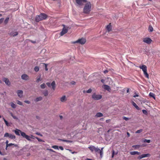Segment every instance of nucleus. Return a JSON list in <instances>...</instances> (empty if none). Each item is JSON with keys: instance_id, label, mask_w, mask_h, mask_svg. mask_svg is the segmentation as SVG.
Listing matches in <instances>:
<instances>
[{"instance_id": "0eeeda50", "label": "nucleus", "mask_w": 160, "mask_h": 160, "mask_svg": "<svg viewBox=\"0 0 160 160\" xmlns=\"http://www.w3.org/2000/svg\"><path fill=\"white\" fill-rule=\"evenodd\" d=\"M4 137H9L10 138L12 139H14L16 138L15 136L11 134H9L8 132H6L4 135Z\"/></svg>"}, {"instance_id": "37998d69", "label": "nucleus", "mask_w": 160, "mask_h": 160, "mask_svg": "<svg viewBox=\"0 0 160 160\" xmlns=\"http://www.w3.org/2000/svg\"><path fill=\"white\" fill-rule=\"evenodd\" d=\"M43 94L45 96H47L48 95V92L47 90H46V91H45L44 93H43Z\"/></svg>"}, {"instance_id": "f3484780", "label": "nucleus", "mask_w": 160, "mask_h": 160, "mask_svg": "<svg viewBox=\"0 0 160 160\" xmlns=\"http://www.w3.org/2000/svg\"><path fill=\"white\" fill-rule=\"evenodd\" d=\"M130 153L131 155H135V154L140 155V152L138 151L131 152H130Z\"/></svg>"}, {"instance_id": "774afa93", "label": "nucleus", "mask_w": 160, "mask_h": 160, "mask_svg": "<svg viewBox=\"0 0 160 160\" xmlns=\"http://www.w3.org/2000/svg\"><path fill=\"white\" fill-rule=\"evenodd\" d=\"M75 82H74V81H72V84H75Z\"/></svg>"}, {"instance_id": "6e6d98bb", "label": "nucleus", "mask_w": 160, "mask_h": 160, "mask_svg": "<svg viewBox=\"0 0 160 160\" xmlns=\"http://www.w3.org/2000/svg\"><path fill=\"white\" fill-rule=\"evenodd\" d=\"M40 80H41L40 78H38V79H37V80H36V82H39V81H40Z\"/></svg>"}, {"instance_id": "8fccbe9b", "label": "nucleus", "mask_w": 160, "mask_h": 160, "mask_svg": "<svg viewBox=\"0 0 160 160\" xmlns=\"http://www.w3.org/2000/svg\"><path fill=\"white\" fill-rule=\"evenodd\" d=\"M35 133L36 134L39 135L40 136H41V137L42 136V135L39 132H37Z\"/></svg>"}, {"instance_id": "c85d7f7f", "label": "nucleus", "mask_w": 160, "mask_h": 160, "mask_svg": "<svg viewBox=\"0 0 160 160\" xmlns=\"http://www.w3.org/2000/svg\"><path fill=\"white\" fill-rule=\"evenodd\" d=\"M10 105L13 108H16V105L13 102H11L10 103Z\"/></svg>"}, {"instance_id": "423d86ee", "label": "nucleus", "mask_w": 160, "mask_h": 160, "mask_svg": "<svg viewBox=\"0 0 160 160\" xmlns=\"http://www.w3.org/2000/svg\"><path fill=\"white\" fill-rule=\"evenodd\" d=\"M92 98L94 100H98L102 98V96L101 95L96 94L95 93H94L92 94Z\"/></svg>"}, {"instance_id": "dca6fc26", "label": "nucleus", "mask_w": 160, "mask_h": 160, "mask_svg": "<svg viewBox=\"0 0 160 160\" xmlns=\"http://www.w3.org/2000/svg\"><path fill=\"white\" fill-rule=\"evenodd\" d=\"M132 105L136 108L137 110H139L140 109L139 108L136 104L133 101L132 102Z\"/></svg>"}, {"instance_id": "a211bd4d", "label": "nucleus", "mask_w": 160, "mask_h": 160, "mask_svg": "<svg viewBox=\"0 0 160 160\" xmlns=\"http://www.w3.org/2000/svg\"><path fill=\"white\" fill-rule=\"evenodd\" d=\"M95 147L92 145L88 147V148L90 150V151L92 152L94 151V149H95Z\"/></svg>"}, {"instance_id": "bf43d9fd", "label": "nucleus", "mask_w": 160, "mask_h": 160, "mask_svg": "<svg viewBox=\"0 0 160 160\" xmlns=\"http://www.w3.org/2000/svg\"><path fill=\"white\" fill-rule=\"evenodd\" d=\"M108 71L107 70H105L104 71V73H108Z\"/></svg>"}, {"instance_id": "58836bf2", "label": "nucleus", "mask_w": 160, "mask_h": 160, "mask_svg": "<svg viewBox=\"0 0 160 160\" xmlns=\"http://www.w3.org/2000/svg\"><path fill=\"white\" fill-rule=\"evenodd\" d=\"M143 142H147V143H150V140H148L146 139H145L143 140Z\"/></svg>"}, {"instance_id": "39448f33", "label": "nucleus", "mask_w": 160, "mask_h": 160, "mask_svg": "<svg viewBox=\"0 0 160 160\" xmlns=\"http://www.w3.org/2000/svg\"><path fill=\"white\" fill-rule=\"evenodd\" d=\"M62 26H63V28L62 29V32H60V35L61 36H63L66 33H67L68 31V27H65L64 25H63Z\"/></svg>"}, {"instance_id": "c9c22d12", "label": "nucleus", "mask_w": 160, "mask_h": 160, "mask_svg": "<svg viewBox=\"0 0 160 160\" xmlns=\"http://www.w3.org/2000/svg\"><path fill=\"white\" fill-rule=\"evenodd\" d=\"M140 147V145H134L132 146V147L134 148H138Z\"/></svg>"}, {"instance_id": "1a4fd4ad", "label": "nucleus", "mask_w": 160, "mask_h": 160, "mask_svg": "<svg viewBox=\"0 0 160 160\" xmlns=\"http://www.w3.org/2000/svg\"><path fill=\"white\" fill-rule=\"evenodd\" d=\"M9 35L11 37H15L18 34V33L17 32H11L9 33Z\"/></svg>"}, {"instance_id": "4468645a", "label": "nucleus", "mask_w": 160, "mask_h": 160, "mask_svg": "<svg viewBox=\"0 0 160 160\" xmlns=\"http://www.w3.org/2000/svg\"><path fill=\"white\" fill-rule=\"evenodd\" d=\"M104 89L107 90V91L110 92V90H111V88L109 86L106 85H104Z\"/></svg>"}, {"instance_id": "f03ea898", "label": "nucleus", "mask_w": 160, "mask_h": 160, "mask_svg": "<svg viewBox=\"0 0 160 160\" xmlns=\"http://www.w3.org/2000/svg\"><path fill=\"white\" fill-rule=\"evenodd\" d=\"M48 17V15L44 13H41L39 15H37L35 17V21L39 22L40 21L46 19Z\"/></svg>"}, {"instance_id": "4c0bfd02", "label": "nucleus", "mask_w": 160, "mask_h": 160, "mask_svg": "<svg viewBox=\"0 0 160 160\" xmlns=\"http://www.w3.org/2000/svg\"><path fill=\"white\" fill-rule=\"evenodd\" d=\"M41 88L42 89H44L45 88V83H43L40 85Z\"/></svg>"}, {"instance_id": "79ce46f5", "label": "nucleus", "mask_w": 160, "mask_h": 160, "mask_svg": "<svg viewBox=\"0 0 160 160\" xmlns=\"http://www.w3.org/2000/svg\"><path fill=\"white\" fill-rule=\"evenodd\" d=\"M36 138L38 140V141H39V142H44V141H43V140H42L41 139H40L38 137H36Z\"/></svg>"}, {"instance_id": "2f4dec72", "label": "nucleus", "mask_w": 160, "mask_h": 160, "mask_svg": "<svg viewBox=\"0 0 160 160\" xmlns=\"http://www.w3.org/2000/svg\"><path fill=\"white\" fill-rule=\"evenodd\" d=\"M34 70L35 71L37 72L39 70V68L38 66H36L34 68Z\"/></svg>"}, {"instance_id": "ddd939ff", "label": "nucleus", "mask_w": 160, "mask_h": 160, "mask_svg": "<svg viewBox=\"0 0 160 160\" xmlns=\"http://www.w3.org/2000/svg\"><path fill=\"white\" fill-rule=\"evenodd\" d=\"M3 80L9 86L10 84V82L7 78H4L3 79Z\"/></svg>"}, {"instance_id": "49530a36", "label": "nucleus", "mask_w": 160, "mask_h": 160, "mask_svg": "<svg viewBox=\"0 0 160 160\" xmlns=\"http://www.w3.org/2000/svg\"><path fill=\"white\" fill-rule=\"evenodd\" d=\"M92 90L91 89H89L86 92L87 93H90L92 92Z\"/></svg>"}, {"instance_id": "6ab92c4d", "label": "nucleus", "mask_w": 160, "mask_h": 160, "mask_svg": "<svg viewBox=\"0 0 160 160\" xmlns=\"http://www.w3.org/2000/svg\"><path fill=\"white\" fill-rule=\"evenodd\" d=\"M67 100L66 96L64 95L62 97L60 98V101L62 102H64Z\"/></svg>"}, {"instance_id": "09e8293b", "label": "nucleus", "mask_w": 160, "mask_h": 160, "mask_svg": "<svg viewBox=\"0 0 160 160\" xmlns=\"http://www.w3.org/2000/svg\"><path fill=\"white\" fill-rule=\"evenodd\" d=\"M4 20V18H2L0 19V24L2 23Z\"/></svg>"}, {"instance_id": "5fc2aeb1", "label": "nucleus", "mask_w": 160, "mask_h": 160, "mask_svg": "<svg viewBox=\"0 0 160 160\" xmlns=\"http://www.w3.org/2000/svg\"><path fill=\"white\" fill-rule=\"evenodd\" d=\"M59 148L61 150H63L64 149L63 148L62 146H59Z\"/></svg>"}, {"instance_id": "c756f323", "label": "nucleus", "mask_w": 160, "mask_h": 160, "mask_svg": "<svg viewBox=\"0 0 160 160\" xmlns=\"http://www.w3.org/2000/svg\"><path fill=\"white\" fill-rule=\"evenodd\" d=\"M9 18L8 17H7L6 18L4 21V23L5 24H7L8 23L9 21Z\"/></svg>"}, {"instance_id": "5701e85b", "label": "nucleus", "mask_w": 160, "mask_h": 160, "mask_svg": "<svg viewBox=\"0 0 160 160\" xmlns=\"http://www.w3.org/2000/svg\"><path fill=\"white\" fill-rule=\"evenodd\" d=\"M142 157L143 158L146 157H149L150 156V154H143L142 155Z\"/></svg>"}, {"instance_id": "a19ab883", "label": "nucleus", "mask_w": 160, "mask_h": 160, "mask_svg": "<svg viewBox=\"0 0 160 160\" xmlns=\"http://www.w3.org/2000/svg\"><path fill=\"white\" fill-rule=\"evenodd\" d=\"M142 112L145 115H147L148 114L146 110H142Z\"/></svg>"}, {"instance_id": "20e7f679", "label": "nucleus", "mask_w": 160, "mask_h": 160, "mask_svg": "<svg viewBox=\"0 0 160 160\" xmlns=\"http://www.w3.org/2000/svg\"><path fill=\"white\" fill-rule=\"evenodd\" d=\"M142 41L147 44H151L152 41V40L148 37L144 38H142Z\"/></svg>"}, {"instance_id": "603ef678", "label": "nucleus", "mask_w": 160, "mask_h": 160, "mask_svg": "<svg viewBox=\"0 0 160 160\" xmlns=\"http://www.w3.org/2000/svg\"><path fill=\"white\" fill-rule=\"evenodd\" d=\"M36 137H35L32 135H31V136L30 137V138H31L32 139H34L35 138H36Z\"/></svg>"}, {"instance_id": "680f3d73", "label": "nucleus", "mask_w": 160, "mask_h": 160, "mask_svg": "<svg viewBox=\"0 0 160 160\" xmlns=\"http://www.w3.org/2000/svg\"><path fill=\"white\" fill-rule=\"evenodd\" d=\"M110 120L109 119V120H107L106 121V122H107V123H108L110 121Z\"/></svg>"}, {"instance_id": "864d4df0", "label": "nucleus", "mask_w": 160, "mask_h": 160, "mask_svg": "<svg viewBox=\"0 0 160 160\" xmlns=\"http://www.w3.org/2000/svg\"><path fill=\"white\" fill-rule=\"evenodd\" d=\"M24 102L28 104H29L30 103V101L28 100H25L24 101Z\"/></svg>"}, {"instance_id": "13d9d810", "label": "nucleus", "mask_w": 160, "mask_h": 160, "mask_svg": "<svg viewBox=\"0 0 160 160\" xmlns=\"http://www.w3.org/2000/svg\"><path fill=\"white\" fill-rule=\"evenodd\" d=\"M142 158V155L138 157V159H140Z\"/></svg>"}, {"instance_id": "c03bdc74", "label": "nucleus", "mask_w": 160, "mask_h": 160, "mask_svg": "<svg viewBox=\"0 0 160 160\" xmlns=\"http://www.w3.org/2000/svg\"><path fill=\"white\" fill-rule=\"evenodd\" d=\"M17 103L18 104L20 105H22V103L20 101H19L17 100Z\"/></svg>"}, {"instance_id": "9b49d317", "label": "nucleus", "mask_w": 160, "mask_h": 160, "mask_svg": "<svg viewBox=\"0 0 160 160\" xmlns=\"http://www.w3.org/2000/svg\"><path fill=\"white\" fill-rule=\"evenodd\" d=\"M139 67L142 69L143 72L147 71V67L145 65H142V66H140Z\"/></svg>"}, {"instance_id": "f257e3e1", "label": "nucleus", "mask_w": 160, "mask_h": 160, "mask_svg": "<svg viewBox=\"0 0 160 160\" xmlns=\"http://www.w3.org/2000/svg\"><path fill=\"white\" fill-rule=\"evenodd\" d=\"M75 5L79 7H81L85 4L83 8V12L85 14L90 13L91 8V4L90 2H87V1H76Z\"/></svg>"}, {"instance_id": "7c9ffc66", "label": "nucleus", "mask_w": 160, "mask_h": 160, "mask_svg": "<svg viewBox=\"0 0 160 160\" xmlns=\"http://www.w3.org/2000/svg\"><path fill=\"white\" fill-rule=\"evenodd\" d=\"M148 30L150 32H152L153 30V28L152 26H149L148 28Z\"/></svg>"}, {"instance_id": "7ed1b4c3", "label": "nucleus", "mask_w": 160, "mask_h": 160, "mask_svg": "<svg viewBox=\"0 0 160 160\" xmlns=\"http://www.w3.org/2000/svg\"><path fill=\"white\" fill-rule=\"evenodd\" d=\"M86 39L83 38H81L78 39L76 41L73 42L72 43L75 44L76 43H79L81 44H84L86 42Z\"/></svg>"}, {"instance_id": "0e129e2a", "label": "nucleus", "mask_w": 160, "mask_h": 160, "mask_svg": "<svg viewBox=\"0 0 160 160\" xmlns=\"http://www.w3.org/2000/svg\"><path fill=\"white\" fill-rule=\"evenodd\" d=\"M8 143V140H7L6 141V145H7L8 144H9Z\"/></svg>"}, {"instance_id": "cd10ccee", "label": "nucleus", "mask_w": 160, "mask_h": 160, "mask_svg": "<svg viewBox=\"0 0 160 160\" xmlns=\"http://www.w3.org/2000/svg\"><path fill=\"white\" fill-rule=\"evenodd\" d=\"M143 73H144V76H145V77L148 78H149V75L148 74V73L147 72V71H145V72H143Z\"/></svg>"}, {"instance_id": "f704fd0d", "label": "nucleus", "mask_w": 160, "mask_h": 160, "mask_svg": "<svg viewBox=\"0 0 160 160\" xmlns=\"http://www.w3.org/2000/svg\"><path fill=\"white\" fill-rule=\"evenodd\" d=\"M142 131H143V130L142 129H140V130L137 131L135 133H140L141 132H142Z\"/></svg>"}, {"instance_id": "473e14b6", "label": "nucleus", "mask_w": 160, "mask_h": 160, "mask_svg": "<svg viewBox=\"0 0 160 160\" xmlns=\"http://www.w3.org/2000/svg\"><path fill=\"white\" fill-rule=\"evenodd\" d=\"M100 149L98 148H96L94 149V151L96 152H99V153Z\"/></svg>"}, {"instance_id": "e433bc0d", "label": "nucleus", "mask_w": 160, "mask_h": 160, "mask_svg": "<svg viewBox=\"0 0 160 160\" xmlns=\"http://www.w3.org/2000/svg\"><path fill=\"white\" fill-rule=\"evenodd\" d=\"M60 140H61L62 141H63V142H72V141H71L66 140H64V139H61Z\"/></svg>"}, {"instance_id": "e2e57ef3", "label": "nucleus", "mask_w": 160, "mask_h": 160, "mask_svg": "<svg viewBox=\"0 0 160 160\" xmlns=\"http://www.w3.org/2000/svg\"><path fill=\"white\" fill-rule=\"evenodd\" d=\"M127 134L128 135V137H129L130 136V134L128 132H127Z\"/></svg>"}, {"instance_id": "3c124183", "label": "nucleus", "mask_w": 160, "mask_h": 160, "mask_svg": "<svg viewBox=\"0 0 160 160\" xmlns=\"http://www.w3.org/2000/svg\"><path fill=\"white\" fill-rule=\"evenodd\" d=\"M46 84L47 85V86L48 87H50L51 86V84L50 83V82H47L46 83Z\"/></svg>"}, {"instance_id": "2eb2a0df", "label": "nucleus", "mask_w": 160, "mask_h": 160, "mask_svg": "<svg viewBox=\"0 0 160 160\" xmlns=\"http://www.w3.org/2000/svg\"><path fill=\"white\" fill-rule=\"evenodd\" d=\"M21 132L22 131L21 130L18 129H16V130L14 131V132L18 136L20 135V133H21Z\"/></svg>"}, {"instance_id": "4d7b16f0", "label": "nucleus", "mask_w": 160, "mask_h": 160, "mask_svg": "<svg viewBox=\"0 0 160 160\" xmlns=\"http://www.w3.org/2000/svg\"><path fill=\"white\" fill-rule=\"evenodd\" d=\"M101 82L102 83H105V80L103 79H102L101 80Z\"/></svg>"}, {"instance_id": "aec40b11", "label": "nucleus", "mask_w": 160, "mask_h": 160, "mask_svg": "<svg viewBox=\"0 0 160 160\" xmlns=\"http://www.w3.org/2000/svg\"><path fill=\"white\" fill-rule=\"evenodd\" d=\"M51 86H52V88L53 90H55V81H53L52 82L51 84Z\"/></svg>"}, {"instance_id": "052dcab7", "label": "nucleus", "mask_w": 160, "mask_h": 160, "mask_svg": "<svg viewBox=\"0 0 160 160\" xmlns=\"http://www.w3.org/2000/svg\"><path fill=\"white\" fill-rule=\"evenodd\" d=\"M48 150L51 152H54V151H53V150L52 149H48Z\"/></svg>"}, {"instance_id": "69168bd1", "label": "nucleus", "mask_w": 160, "mask_h": 160, "mask_svg": "<svg viewBox=\"0 0 160 160\" xmlns=\"http://www.w3.org/2000/svg\"><path fill=\"white\" fill-rule=\"evenodd\" d=\"M114 151H113L112 153V158H113L114 157Z\"/></svg>"}, {"instance_id": "393cba45", "label": "nucleus", "mask_w": 160, "mask_h": 160, "mask_svg": "<svg viewBox=\"0 0 160 160\" xmlns=\"http://www.w3.org/2000/svg\"><path fill=\"white\" fill-rule=\"evenodd\" d=\"M103 148H101V149H100L99 151V153L100 154V157L101 158L102 157V156L103 154Z\"/></svg>"}, {"instance_id": "6e6552de", "label": "nucleus", "mask_w": 160, "mask_h": 160, "mask_svg": "<svg viewBox=\"0 0 160 160\" xmlns=\"http://www.w3.org/2000/svg\"><path fill=\"white\" fill-rule=\"evenodd\" d=\"M21 135L22 137L26 138L29 141L31 140L30 138V137L26 135L25 132L22 131V132H21Z\"/></svg>"}, {"instance_id": "b1692460", "label": "nucleus", "mask_w": 160, "mask_h": 160, "mask_svg": "<svg viewBox=\"0 0 160 160\" xmlns=\"http://www.w3.org/2000/svg\"><path fill=\"white\" fill-rule=\"evenodd\" d=\"M42 99V98L41 97L37 98L35 100V102H37L41 101Z\"/></svg>"}, {"instance_id": "a18cd8bd", "label": "nucleus", "mask_w": 160, "mask_h": 160, "mask_svg": "<svg viewBox=\"0 0 160 160\" xmlns=\"http://www.w3.org/2000/svg\"><path fill=\"white\" fill-rule=\"evenodd\" d=\"M52 148L55 149H58V146L56 145L53 146L52 147Z\"/></svg>"}, {"instance_id": "9d476101", "label": "nucleus", "mask_w": 160, "mask_h": 160, "mask_svg": "<svg viewBox=\"0 0 160 160\" xmlns=\"http://www.w3.org/2000/svg\"><path fill=\"white\" fill-rule=\"evenodd\" d=\"M21 78L23 80H27L29 79V76L26 74H23L21 76Z\"/></svg>"}, {"instance_id": "338daca9", "label": "nucleus", "mask_w": 160, "mask_h": 160, "mask_svg": "<svg viewBox=\"0 0 160 160\" xmlns=\"http://www.w3.org/2000/svg\"><path fill=\"white\" fill-rule=\"evenodd\" d=\"M129 92V88H128L127 90V93Z\"/></svg>"}, {"instance_id": "bb28decb", "label": "nucleus", "mask_w": 160, "mask_h": 160, "mask_svg": "<svg viewBox=\"0 0 160 160\" xmlns=\"http://www.w3.org/2000/svg\"><path fill=\"white\" fill-rule=\"evenodd\" d=\"M149 95L150 97H152L154 99H155V94L153 93L150 92L149 93Z\"/></svg>"}, {"instance_id": "412c9836", "label": "nucleus", "mask_w": 160, "mask_h": 160, "mask_svg": "<svg viewBox=\"0 0 160 160\" xmlns=\"http://www.w3.org/2000/svg\"><path fill=\"white\" fill-rule=\"evenodd\" d=\"M103 116V115L102 113L98 112L96 114V117H100Z\"/></svg>"}, {"instance_id": "ea45409f", "label": "nucleus", "mask_w": 160, "mask_h": 160, "mask_svg": "<svg viewBox=\"0 0 160 160\" xmlns=\"http://www.w3.org/2000/svg\"><path fill=\"white\" fill-rule=\"evenodd\" d=\"M43 64L45 65V69L46 71H48V68H47L48 64L44 63H43Z\"/></svg>"}, {"instance_id": "de8ad7c7", "label": "nucleus", "mask_w": 160, "mask_h": 160, "mask_svg": "<svg viewBox=\"0 0 160 160\" xmlns=\"http://www.w3.org/2000/svg\"><path fill=\"white\" fill-rule=\"evenodd\" d=\"M122 118L123 119H124V120H125L126 121H128V120H129V118H127L125 117H124V116H123V117H122Z\"/></svg>"}, {"instance_id": "72a5a7b5", "label": "nucleus", "mask_w": 160, "mask_h": 160, "mask_svg": "<svg viewBox=\"0 0 160 160\" xmlns=\"http://www.w3.org/2000/svg\"><path fill=\"white\" fill-rule=\"evenodd\" d=\"M3 119L4 120V122H5L6 125L7 126H9V124L8 122V121H6L5 119L4 118H3Z\"/></svg>"}, {"instance_id": "4be33fe9", "label": "nucleus", "mask_w": 160, "mask_h": 160, "mask_svg": "<svg viewBox=\"0 0 160 160\" xmlns=\"http://www.w3.org/2000/svg\"><path fill=\"white\" fill-rule=\"evenodd\" d=\"M106 28L108 32L111 30V23H109V25L107 26Z\"/></svg>"}, {"instance_id": "f8f14e48", "label": "nucleus", "mask_w": 160, "mask_h": 160, "mask_svg": "<svg viewBox=\"0 0 160 160\" xmlns=\"http://www.w3.org/2000/svg\"><path fill=\"white\" fill-rule=\"evenodd\" d=\"M17 93L18 96L20 98H21L22 97L23 92L22 90H18L17 91Z\"/></svg>"}, {"instance_id": "a878e982", "label": "nucleus", "mask_w": 160, "mask_h": 160, "mask_svg": "<svg viewBox=\"0 0 160 160\" xmlns=\"http://www.w3.org/2000/svg\"><path fill=\"white\" fill-rule=\"evenodd\" d=\"M12 145H14V146L15 147H17L18 146L17 144H13L12 143H9L7 145V147L11 146Z\"/></svg>"}]
</instances>
